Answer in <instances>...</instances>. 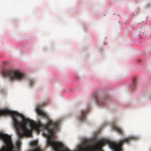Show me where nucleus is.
Returning <instances> with one entry per match:
<instances>
[{
  "mask_svg": "<svg viewBox=\"0 0 151 151\" xmlns=\"http://www.w3.org/2000/svg\"><path fill=\"white\" fill-rule=\"evenodd\" d=\"M3 76L9 78L11 81H20L25 79L26 75L18 69H4L2 71Z\"/></svg>",
  "mask_w": 151,
  "mask_h": 151,
  "instance_id": "nucleus-1",
  "label": "nucleus"
},
{
  "mask_svg": "<svg viewBox=\"0 0 151 151\" xmlns=\"http://www.w3.org/2000/svg\"><path fill=\"white\" fill-rule=\"evenodd\" d=\"M93 98L99 106H102L105 104L106 100L104 97H99L97 94L95 93L93 94Z\"/></svg>",
  "mask_w": 151,
  "mask_h": 151,
  "instance_id": "nucleus-2",
  "label": "nucleus"
},
{
  "mask_svg": "<svg viewBox=\"0 0 151 151\" xmlns=\"http://www.w3.org/2000/svg\"><path fill=\"white\" fill-rule=\"evenodd\" d=\"M47 104L46 103H44L42 104L39 105L36 109V111L38 114L42 117L47 118L48 116L47 114L44 112L41 109V107L44 106Z\"/></svg>",
  "mask_w": 151,
  "mask_h": 151,
  "instance_id": "nucleus-3",
  "label": "nucleus"
},
{
  "mask_svg": "<svg viewBox=\"0 0 151 151\" xmlns=\"http://www.w3.org/2000/svg\"><path fill=\"white\" fill-rule=\"evenodd\" d=\"M87 113V111H81V116L78 118V120L81 122H83L85 120L86 114Z\"/></svg>",
  "mask_w": 151,
  "mask_h": 151,
  "instance_id": "nucleus-4",
  "label": "nucleus"
},
{
  "mask_svg": "<svg viewBox=\"0 0 151 151\" xmlns=\"http://www.w3.org/2000/svg\"><path fill=\"white\" fill-rule=\"evenodd\" d=\"M137 83V79L136 78H133L132 83L130 86L131 89L132 90H133L135 88Z\"/></svg>",
  "mask_w": 151,
  "mask_h": 151,
  "instance_id": "nucleus-5",
  "label": "nucleus"
},
{
  "mask_svg": "<svg viewBox=\"0 0 151 151\" xmlns=\"http://www.w3.org/2000/svg\"><path fill=\"white\" fill-rule=\"evenodd\" d=\"M112 128L113 130L116 131L117 132L122 134H123V132L122 130L120 128L117 127L116 125H114L112 126Z\"/></svg>",
  "mask_w": 151,
  "mask_h": 151,
  "instance_id": "nucleus-6",
  "label": "nucleus"
},
{
  "mask_svg": "<svg viewBox=\"0 0 151 151\" xmlns=\"http://www.w3.org/2000/svg\"><path fill=\"white\" fill-rule=\"evenodd\" d=\"M30 144L32 146H36L38 145V142L37 141H32L30 142Z\"/></svg>",
  "mask_w": 151,
  "mask_h": 151,
  "instance_id": "nucleus-7",
  "label": "nucleus"
},
{
  "mask_svg": "<svg viewBox=\"0 0 151 151\" xmlns=\"http://www.w3.org/2000/svg\"><path fill=\"white\" fill-rule=\"evenodd\" d=\"M34 83V81L32 79H30L29 80V84L30 86H32Z\"/></svg>",
  "mask_w": 151,
  "mask_h": 151,
  "instance_id": "nucleus-8",
  "label": "nucleus"
},
{
  "mask_svg": "<svg viewBox=\"0 0 151 151\" xmlns=\"http://www.w3.org/2000/svg\"><path fill=\"white\" fill-rule=\"evenodd\" d=\"M18 148H19L20 147V142L18 141L16 144Z\"/></svg>",
  "mask_w": 151,
  "mask_h": 151,
  "instance_id": "nucleus-9",
  "label": "nucleus"
}]
</instances>
